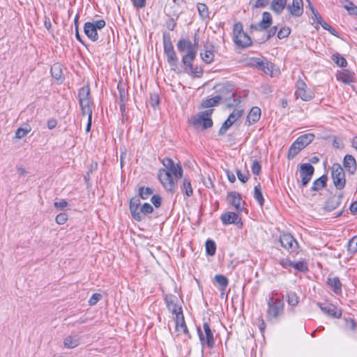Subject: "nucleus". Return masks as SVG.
<instances>
[{"mask_svg":"<svg viewBox=\"0 0 357 357\" xmlns=\"http://www.w3.org/2000/svg\"><path fill=\"white\" fill-rule=\"evenodd\" d=\"M51 74L53 78L62 82L64 79L61 66L60 63H54L51 68Z\"/></svg>","mask_w":357,"mask_h":357,"instance_id":"7c9ffc66","label":"nucleus"},{"mask_svg":"<svg viewBox=\"0 0 357 357\" xmlns=\"http://www.w3.org/2000/svg\"><path fill=\"white\" fill-rule=\"evenodd\" d=\"M254 197L259 206H263L264 204V199L262 195L261 187L259 183L254 188Z\"/></svg>","mask_w":357,"mask_h":357,"instance_id":"e433bc0d","label":"nucleus"},{"mask_svg":"<svg viewBox=\"0 0 357 357\" xmlns=\"http://www.w3.org/2000/svg\"><path fill=\"white\" fill-rule=\"evenodd\" d=\"M180 328L182 330V331L188 335L189 337H190V333H189V331L188 329V327L186 326V324H185V319H184V317H183V314L180 316V319H179V321H178V329L176 328L177 331H179Z\"/></svg>","mask_w":357,"mask_h":357,"instance_id":"6e6d98bb","label":"nucleus"},{"mask_svg":"<svg viewBox=\"0 0 357 357\" xmlns=\"http://www.w3.org/2000/svg\"><path fill=\"white\" fill-rule=\"evenodd\" d=\"M243 24L241 22L235 23L233 28V33L234 36V39L236 38V36H239L241 33H243Z\"/></svg>","mask_w":357,"mask_h":357,"instance_id":"680f3d73","label":"nucleus"},{"mask_svg":"<svg viewBox=\"0 0 357 357\" xmlns=\"http://www.w3.org/2000/svg\"><path fill=\"white\" fill-rule=\"evenodd\" d=\"M261 116V109L259 107H253L250 109L247 119L245 121V124L250 126L252 123H257Z\"/></svg>","mask_w":357,"mask_h":357,"instance_id":"393cba45","label":"nucleus"},{"mask_svg":"<svg viewBox=\"0 0 357 357\" xmlns=\"http://www.w3.org/2000/svg\"><path fill=\"white\" fill-rule=\"evenodd\" d=\"M344 193L340 192L337 195H333L326 199L323 210L326 212H331L336 209L341 204Z\"/></svg>","mask_w":357,"mask_h":357,"instance_id":"4468645a","label":"nucleus"},{"mask_svg":"<svg viewBox=\"0 0 357 357\" xmlns=\"http://www.w3.org/2000/svg\"><path fill=\"white\" fill-rule=\"evenodd\" d=\"M153 193V190L150 187L141 186L138 189V195L142 199H147Z\"/></svg>","mask_w":357,"mask_h":357,"instance_id":"a19ab883","label":"nucleus"},{"mask_svg":"<svg viewBox=\"0 0 357 357\" xmlns=\"http://www.w3.org/2000/svg\"><path fill=\"white\" fill-rule=\"evenodd\" d=\"M160 103V98L159 96L156 93H151L150 95L149 104L151 107L155 108L156 106H158Z\"/></svg>","mask_w":357,"mask_h":357,"instance_id":"e2e57ef3","label":"nucleus"},{"mask_svg":"<svg viewBox=\"0 0 357 357\" xmlns=\"http://www.w3.org/2000/svg\"><path fill=\"white\" fill-rule=\"evenodd\" d=\"M68 220V215L65 213H59L56 217V222L59 225H63Z\"/></svg>","mask_w":357,"mask_h":357,"instance_id":"338daca9","label":"nucleus"},{"mask_svg":"<svg viewBox=\"0 0 357 357\" xmlns=\"http://www.w3.org/2000/svg\"><path fill=\"white\" fill-rule=\"evenodd\" d=\"M151 202L155 208H159L162 204V197L159 195H153Z\"/></svg>","mask_w":357,"mask_h":357,"instance_id":"0e129e2a","label":"nucleus"},{"mask_svg":"<svg viewBox=\"0 0 357 357\" xmlns=\"http://www.w3.org/2000/svg\"><path fill=\"white\" fill-rule=\"evenodd\" d=\"M273 64L266 60L263 62V66L260 68V70L264 71L267 75H271L273 71Z\"/></svg>","mask_w":357,"mask_h":357,"instance_id":"5fc2aeb1","label":"nucleus"},{"mask_svg":"<svg viewBox=\"0 0 357 357\" xmlns=\"http://www.w3.org/2000/svg\"><path fill=\"white\" fill-rule=\"evenodd\" d=\"M303 149L296 144L295 141L289 147L287 153V158L289 160L293 159Z\"/></svg>","mask_w":357,"mask_h":357,"instance_id":"4c0bfd02","label":"nucleus"},{"mask_svg":"<svg viewBox=\"0 0 357 357\" xmlns=\"http://www.w3.org/2000/svg\"><path fill=\"white\" fill-rule=\"evenodd\" d=\"M140 197H132L130 199V203H129V208H130V214L132 217V218L137 221V222H141L142 220V216L139 215V213H138V211H139V206L141 204V202H140Z\"/></svg>","mask_w":357,"mask_h":357,"instance_id":"f3484780","label":"nucleus"},{"mask_svg":"<svg viewBox=\"0 0 357 357\" xmlns=\"http://www.w3.org/2000/svg\"><path fill=\"white\" fill-rule=\"evenodd\" d=\"M192 43L188 38H180L176 44L179 52H186L182 57V63H189L190 60L195 59L197 50L192 47Z\"/></svg>","mask_w":357,"mask_h":357,"instance_id":"20e7f679","label":"nucleus"},{"mask_svg":"<svg viewBox=\"0 0 357 357\" xmlns=\"http://www.w3.org/2000/svg\"><path fill=\"white\" fill-rule=\"evenodd\" d=\"M197 331L202 349L205 347L212 349L215 345V340L210 324L208 322H204L203 330L200 327H197Z\"/></svg>","mask_w":357,"mask_h":357,"instance_id":"39448f33","label":"nucleus"},{"mask_svg":"<svg viewBox=\"0 0 357 357\" xmlns=\"http://www.w3.org/2000/svg\"><path fill=\"white\" fill-rule=\"evenodd\" d=\"M321 310L329 317L333 318H340L342 316V310L337 308L333 304L318 303Z\"/></svg>","mask_w":357,"mask_h":357,"instance_id":"dca6fc26","label":"nucleus"},{"mask_svg":"<svg viewBox=\"0 0 357 357\" xmlns=\"http://www.w3.org/2000/svg\"><path fill=\"white\" fill-rule=\"evenodd\" d=\"M295 96L296 98H300L303 101H310L314 98V92L308 89L307 84L299 79L296 83Z\"/></svg>","mask_w":357,"mask_h":357,"instance_id":"9d476101","label":"nucleus"},{"mask_svg":"<svg viewBox=\"0 0 357 357\" xmlns=\"http://www.w3.org/2000/svg\"><path fill=\"white\" fill-rule=\"evenodd\" d=\"M213 282H216L220 287V291H225L229 284V280L224 275L218 274L215 275Z\"/></svg>","mask_w":357,"mask_h":357,"instance_id":"473e14b6","label":"nucleus"},{"mask_svg":"<svg viewBox=\"0 0 357 357\" xmlns=\"http://www.w3.org/2000/svg\"><path fill=\"white\" fill-rule=\"evenodd\" d=\"M162 43L164 53L166 55L169 65L173 68L177 66L178 59L174 50L171 36L169 32H164L162 34Z\"/></svg>","mask_w":357,"mask_h":357,"instance_id":"7ed1b4c3","label":"nucleus"},{"mask_svg":"<svg viewBox=\"0 0 357 357\" xmlns=\"http://www.w3.org/2000/svg\"><path fill=\"white\" fill-rule=\"evenodd\" d=\"M243 109L236 108L234 109L232 112L229 115L228 119L231 120L234 123L240 119L243 114Z\"/></svg>","mask_w":357,"mask_h":357,"instance_id":"49530a36","label":"nucleus"},{"mask_svg":"<svg viewBox=\"0 0 357 357\" xmlns=\"http://www.w3.org/2000/svg\"><path fill=\"white\" fill-rule=\"evenodd\" d=\"M84 32L85 35L93 42L98 40V30L94 27L91 22H86L84 25Z\"/></svg>","mask_w":357,"mask_h":357,"instance_id":"5701e85b","label":"nucleus"},{"mask_svg":"<svg viewBox=\"0 0 357 357\" xmlns=\"http://www.w3.org/2000/svg\"><path fill=\"white\" fill-rule=\"evenodd\" d=\"M327 181H328L327 175L324 174V175L321 176L319 178H318L317 179L314 181L312 188H311V190L312 191L320 190L321 189H322L323 188L326 186Z\"/></svg>","mask_w":357,"mask_h":357,"instance_id":"2f4dec72","label":"nucleus"},{"mask_svg":"<svg viewBox=\"0 0 357 357\" xmlns=\"http://www.w3.org/2000/svg\"><path fill=\"white\" fill-rule=\"evenodd\" d=\"M234 124V123L232 121H231L230 119H229L228 118L224 121V123H222V126L220 127V128L219 129V131H218V135L219 136H222L224 135L226 132L228 130V129Z\"/></svg>","mask_w":357,"mask_h":357,"instance_id":"603ef678","label":"nucleus"},{"mask_svg":"<svg viewBox=\"0 0 357 357\" xmlns=\"http://www.w3.org/2000/svg\"><path fill=\"white\" fill-rule=\"evenodd\" d=\"M287 9L294 17H300L303 13V0H292L291 4L287 5Z\"/></svg>","mask_w":357,"mask_h":357,"instance_id":"a211bd4d","label":"nucleus"},{"mask_svg":"<svg viewBox=\"0 0 357 357\" xmlns=\"http://www.w3.org/2000/svg\"><path fill=\"white\" fill-rule=\"evenodd\" d=\"M331 177L335 188L341 190L346 185L345 172L339 163H333L331 168Z\"/></svg>","mask_w":357,"mask_h":357,"instance_id":"423d86ee","label":"nucleus"},{"mask_svg":"<svg viewBox=\"0 0 357 357\" xmlns=\"http://www.w3.org/2000/svg\"><path fill=\"white\" fill-rule=\"evenodd\" d=\"M102 298V296L100 294H98V293L93 294L89 300V305H96Z\"/></svg>","mask_w":357,"mask_h":357,"instance_id":"69168bd1","label":"nucleus"},{"mask_svg":"<svg viewBox=\"0 0 357 357\" xmlns=\"http://www.w3.org/2000/svg\"><path fill=\"white\" fill-rule=\"evenodd\" d=\"M234 42L240 47L245 48L252 45V39L248 35V33L243 32L239 36H236Z\"/></svg>","mask_w":357,"mask_h":357,"instance_id":"bb28decb","label":"nucleus"},{"mask_svg":"<svg viewBox=\"0 0 357 357\" xmlns=\"http://www.w3.org/2000/svg\"><path fill=\"white\" fill-rule=\"evenodd\" d=\"M197 8L199 17L202 20H206L209 18L208 8L205 3H198Z\"/></svg>","mask_w":357,"mask_h":357,"instance_id":"c9c22d12","label":"nucleus"},{"mask_svg":"<svg viewBox=\"0 0 357 357\" xmlns=\"http://www.w3.org/2000/svg\"><path fill=\"white\" fill-rule=\"evenodd\" d=\"M347 250L350 254L357 252V236L350 239L347 244Z\"/></svg>","mask_w":357,"mask_h":357,"instance_id":"8fccbe9b","label":"nucleus"},{"mask_svg":"<svg viewBox=\"0 0 357 357\" xmlns=\"http://www.w3.org/2000/svg\"><path fill=\"white\" fill-rule=\"evenodd\" d=\"M251 170L253 174L259 175L261 170V166L258 160H255L252 161L251 165Z\"/></svg>","mask_w":357,"mask_h":357,"instance_id":"13d9d810","label":"nucleus"},{"mask_svg":"<svg viewBox=\"0 0 357 357\" xmlns=\"http://www.w3.org/2000/svg\"><path fill=\"white\" fill-rule=\"evenodd\" d=\"M31 126L29 124H26L24 127H20L17 129L15 132V137L17 139H22L26 136L31 131Z\"/></svg>","mask_w":357,"mask_h":357,"instance_id":"c03bdc74","label":"nucleus"},{"mask_svg":"<svg viewBox=\"0 0 357 357\" xmlns=\"http://www.w3.org/2000/svg\"><path fill=\"white\" fill-rule=\"evenodd\" d=\"M336 77L344 84H349L354 81V73L349 70H343L342 71H337Z\"/></svg>","mask_w":357,"mask_h":357,"instance_id":"cd10ccee","label":"nucleus"},{"mask_svg":"<svg viewBox=\"0 0 357 357\" xmlns=\"http://www.w3.org/2000/svg\"><path fill=\"white\" fill-rule=\"evenodd\" d=\"M153 212V207L149 203H144L139 208L138 213L142 218V220L144 219V216L152 213Z\"/></svg>","mask_w":357,"mask_h":357,"instance_id":"79ce46f5","label":"nucleus"},{"mask_svg":"<svg viewBox=\"0 0 357 357\" xmlns=\"http://www.w3.org/2000/svg\"><path fill=\"white\" fill-rule=\"evenodd\" d=\"M261 93L266 97L269 96L273 91V88L268 84H263L261 86Z\"/></svg>","mask_w":357,"mask_h":357,"instance_id":"bf43d9fd","label":"nucleus"},{"mask_svg":"<svg viewBox=\"0 0 357 357\" xmlns=\"http://www.w3.org/2000/svg\"><path fill=\"white\" fill-rule=\"evenodd\" d=\"M222 97L220 96H215L211 98H207L202 101L201 104L202 108H209L215 106L221 100Z\"/></svg>","mask_w":357,"mask_h":357,"instance_id":"72a5a7b5","label":"nucleus"},{"mask_svg":"<svg viewBox=\"0 0 357 357\" xmlns=\"http://www.w3.org/2000/svg\"><path fill=\"white\" fill-rule=\"evenodd\" d=\"M167 309L176 315V328H178L180 316L183 315L181 306L178 305V298L174 294H165L164 297Z\"/></svg>","mask_w":357,"mask_h":357,"instance_id":"6e6552de","label":"nucleus"},{"mask_svg":"<svg viewBox=\"0 0 357 357\" xmlns=\"http://www.w3.org/2000/svg\"><path fill=\"white\" fill-rule=\"evenodd\" d=\"M236 173L238 180L242 183H245L248 181L250 174L248 171L246 173H243L241 170L236 169Z\"/></svg>","mask_w":357,"mask_h":357,"instance_id":"052dcab7","label":"nucleus"},{"mask_svg":"<svg viewBox=\"0 0 357 357\" xmlns=\"http://www.w3.org/2000/svg\"><path fill=\"white\" fill-rule=\"evenodd\" d=\"M287 0H273L271 3V10L277 15H280L287 8Z\"/></svg>","mask_w":357,"mask_h":357,"instance_id":"c85d7f7f","label":"nucleus"},{"mask_svg":"<svg viewBox=\"0 0 357 357\" xmlns=\"http://www.w3.org/2000/svg\"><path fill=\"white\" fill-rule=\"evenodd\" d=\"M181 190L182 193L185 195L187 197H190L193 194V190L191 185L190 181L188 178H185L183 180V183L181 185Z\"/></svg>","mask_w":357,"mask_h":357,"instance_id":"f704fd0d","label":"nucleus"},{"mask_svg":"<svg viewBox=\"0 0 357 357\" xmlns=\"http://www.w3.org/2000/svg\"><path fill=\"white\" fill-rule=\"evenodd\" d=\"M267 305L266 318L268 321L278 320L283 314L284 303L282 298L270 296Z\"/></svg>","mask_w":357,"mask_h":357,"instance_id":"f03ea898","label":"nucleus"},{"mask_svg":"<svg viewBox=\"0 0 357 357\" xmlns=\"http://www.w3.org/2000/svg\"><path fill=\"white\" fill-rule=\"evenodd\" d=\"M117 89L119 93L120 102H126L128 100V93L121 82L117 85Z\"/></svg>","mask_w":357,"mask_h":357,"instance_id":"a18cd8bd","label":"nucleus"},{"mask_svg":"<svg viewBox=\"0 0 357 357\" xmlns=\"http://www.w3.org/2000/svg\"><path fill=\"white\" fill-rule=\"evenodd\" d=\"M269 29L267 31V33L264 35L260 39L259 43H263L268 40H270L273 36H274L278 31V27L276 26H273L268 28Z\"/></svg>","mask_w":357,"mask_h":357,"instance_id":"37998d69","label":"nucleus"},{"mask_svg":"<svg viewBox=\"0 0 357 357\" xmlns=\"http://www.w3.org/2000/svg\"><path fill=\"white\" fill-rule=\"evenodd\" d=\"M291 267L294 268L298 271L305 273L308 271L307 264L303 261H299L297 262H292Z\"/></svg>","mask_w":357,"mask_h":357,"instance_id":"3c124183","label":"nucleus"},{"mask_svg":"<svg viewBox=\"0 0 357 357\" xmlns=\"http://www.w3.org/2000/svg\"><path fill=\"white\" fill-rule=\"evenodd\" d=\"M279 242L280 245L289 253H298V243L291 234L286 233L280 235Z\"/></svg>","mask_w":357,"mask_h":357,"instance_id":"1a4fd4ad","label":"nucleus"},{"mask_svg":"<svg viewBox=\"0 0 357 357\" xmlns=\"http://www.w3.org/2000/svg\"><path fill=\"white\" fill-rule=\"evenodd\" d=\"M178 18V14H175L173 15V17H169L165 24H166V27L167 28L168 30L169 31H173L176 26V20Z\"/></svg>","mask_w":357,"mask_h":357,"instance_id":"09e8293b","label":"nucleus"},{"mask_svg":"<svg viewBox=\"0 0 357 357\" xmlns=\"http://www.w3.org/2000/svg\"><path fill=\"white\" fill-rule=\"evenodd\" d=\"M214 48L215 46L213 44H210L209 45H205L204 46V52L200 53V56L202 61L206 64L211 63L214 61L215 54H214Z\"/></svg>","mask_w":357,"mask_h":357,"instance_id":"412c9836","label":"nucleus"},{"mask_svg":"<svg viewBox=\"0 0 357 357\" xmlns=\"http://www.w3.org/2000/svg\"><path fill=\"white\" fill-rule=\"evenodd\" d=\"M78 100L83 116L86 115V112L92 111L91 107V91L89 86L85 85L80 88L78 91Z\"/></svg>","mask_w":357,"mask_h":357,"instance_id":"0eeeda50","label":"nucleus"},{"mask_svg":"<svg viewBox=\"0 0 357 357\" xmlns=\"http://www.w3.org/2000/svg\"><path fill=\"white\" fill-rule=\"evenodd\" d=\"M273 24V17L270 13L264 12L261 21L257 24H252L250 26V29L256 31H262L267 30Z\"/></svg>","mask_w":357,"mask_h":357,"instance_id":"ddd939ff","label":"nucleus"},{"mask_svg":"<svg viewBox=\"0 0 357 357\" xmlns=\"http://www.w3.org/2000/svg\"><path fill=\"white\" fill-rule=\"evenodd\" d=\"M314 173V167L310 163H303L300 166L299 174L301 181L299 183L301 188L305 187L311 181Z\"/></svg>","mask_w":357,"mask_h":357,"instance_id":"f8f14e48","label":"nucleus"},{"mask_svg":"<svg viewBox=\"0 0 357 357\" xmlns=\"http://www.w3.org/2000/svg\"><path fill=\"white\" fill-rule=\"evenodd\" d=\"M344 8L348 11L350 15H357V6L353 2L347 1V3L344 5Z\"/></svg>","mask_w":357,"mask_h":357,"instance_id":"864d4df0","label":"nucleus"},{"mask_svg":"<svg viewBox=\"0 0 357 357\" xmlns=\"http://www.w3.org/2000/svg\"><path fill=\"white\" fill-rule=\"evenodd\" d=\"M327 285L330 287V289L337 295H340L342 294V284L338 277L331 278L328 277L327 278Z\"/></svg>","mask_w":357,"mask_h":357,"instance_id":"b1692460","label":"nucleus"},{"mask_svg":"<svg viewBox=\"0 0 357 357\" xmlns=\"http://www.w3.org/2000/svg\"><path fill=\"white\" fill-rule=\"evenodd\" d=\"M227 202L234 206L237 211H242L244 208L243 206L241 205L242 197L240 193L233 191L227 193Z\"/></svg>","mask_w":357,"mask_h":357,"instance_id":"6ab92c4d","label":"nucleus"},{"mask_svg":"<svg viewBox=\"0 0 357 357\" xmlns=\"http://www.w3.org/2000/svg\"><path fill=\"white\" fill-rule=\"evenodd\" d=\"M291 33V29L290 28L287 26L282 27L280 29V31L278 32L277 37L279 39H283L285 38H287Z\"/></svg>","mask_w":357,"mask_h":357,"instance_id":"4d7b16f0","label":"nucleus"},{"mask_svg":"<svg viewBox=\"0 0 357 357\" xmlns=\"http://www.w3.org/2000/svg\"><path fill=\"white\" fill-rule=\"evenodd\" d=\"M206 252L208 256H213L216 252V244L213 240L207 239L205 243Z\"/></svg>","mask_w":357,"mask_h":357,"instance_id":"ea45409f","label":"nucleus"},{"mask_svg":"<svg viewBox=\"0 0 357 357\" xmlns=\"http://www.w3.org/2000/svg\"><path fill=\"white\" fill-rule=\"evenodd\" d=\"M190 123L192 124L195 129L201 127L202 130L210 128L213 125L212 119L206 117L200 112L192 117Z\"/></svg>","mask_w":357,"mask_h":357,"instance_id":"9b49d317","label":"nucleus"},{"mask_svg":"<svg viewBox=\"0 0 357 357\" xmlns=\"http://www.w3.org/2000/svg\"><path fill=\"white\" fill-rule=\"evenodd\" d=\"M162 164L165 168L158 170V178L167 192L173 193L177 187V180L183 177V169L169 157L164 158Z\"/></svg>","mask_w":357,"mask_h":357,"instance_id":"f257e3e1","label":"nucleus"},{"mask_svg":"<svg viewBox=\"0 0 357 357\" xmlns=\"http://www.w3.org/2000/svg\"><path fill=\"white\" fill-rule=\"evenodd\" d=\"M331 59L339 67L343 68L347 66V60L339 53L333 54L331 56Z\"/></svg>","mask_w":357,"mask_h":357,"instance_id":"58836bf2","label":"nucleus"},{"mask_svg":"<svg viewBox=\"0 0 357 357\" xmlns=\"http://www.w3.org/2000/svg\"><path fill=\"white\" fill-rule=\"evenodd\" d=\"M195 60L192 59L189 63H183L185 67V71L192 76L200 77L203 75V70L197 66H193L192 63Z\"/></svg>","mask_w":357,"mask_h":357,"instance_id":"a878e982","label":"nucleus"},{"mask_svg":"<svg viewBox=\"0 0 357 357\" xmlns=\"http://www.w3.org/2000/svg\"><path fill=\"white\" fill-rule=\"evenodd\" d=\"M287 301L289 305L296 306L298 303V297L294 291L287 292Z\"/></svg>","mask_w":357,"mask_h":357,"instance_id":"de8ad7c7","label":"nucleus"},{"mask_svg":"<svg viewBox=\"0 0 357 357\" xmlns=\"http://www.w3.org/2000/svg\"><path fill=\"white\" fill-rule=\"evenodd\" d=\"M270 0H257L252 5V8H265L269 3Z\"/></svg>","mask_w":357,"mask_h":357,"instance_id":"774afa93","label":"nucleus"},{"mask_svg":"<svg viewBox=\"0 0 357 357\" xmlns=\"http://www.w3.org/2000/svg\"><path fill=\"white\" fill-rule=\"evenodd\" d=\"M343 167L349 174H354L357 169V162L354 157L349 154L345 155L343 158Z\"/></svg>","mask_w":357,"mask_h":357,"instance_id":"aec40b11","label":"nucleus"},{"mask_svg":"<svg viewBox=\"0 0 357 357\" xmlns=\"http://www.w3.org/2000/svg\"><path fill=\"white\" fill-rule=\"evenodd\" d=\"M220 219L224 225L234 224L238 228L243 225L241 218L234 212L227 211L221 215Z\"/></svg>","mask_w":357,"mask_h":357,"instance_id":"2eb2a0df","label":"nucleus"},{"mask_svg":"<svg viewBox=\"0 0 357 357\" xmlns=\"http://www.w3.org/2000/svg\"><path fill=\"white\" fill-rule=\"evenodd\" d=\"M80 336L75 333H72L63 340V345L66 348L73 349L77 347L80 343Z\"/></svg>","mask_w":357,"mask_h":357,"instance_id":"4be33fe9","label":"nucleus"},{"mask_svg":"<svg viewBox=\"0 0 357 357\" xmlns=\"http://www.w3.org/2000/svg\"><path fill=\"white\" fill-rule=\"evenodd\" d=\"M314 139V135L312 133H307L301 135L296 139V144H298L303 149L310 144Z\"/></svg>","mask_w":357,"mask_h":357,"instance_id":"c756f323","label":"nucleus"}]
</instances>
